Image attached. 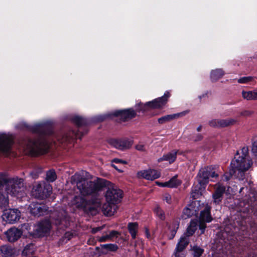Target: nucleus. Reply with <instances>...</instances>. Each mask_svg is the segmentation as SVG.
I'll return each instance as SVG.
<instances>
[{
    "instance_id": "nucleus-44",
    "label": "nucleus",
    "mask_w": 257,
    "mask_h": 257,
    "mask_svg": "<svg viewBox=\"0 0 257 257\" xmlns=\"http://www.w3.org/2000/svg\"><path fill=\"white\" fill-rule=\"evenodd\" d=\"M252 80V77L250 76L243 77L239 78L237 81L239 83H247Z\"/></svg>"
},
{
    "instance_id": "nucleus-39",
    "label": "nucleus",
    "mask_w": 257,
    "mask_h": 257,
    "mask_svg": "<svg viewBox=\"0 0 257 257\" xmlns=\"http://www.w3.org/2000/svg\"><path fill=\"white\" fill-rule=\"evenodd\" d=\"M8 196L0 193V207H5L8 205Z\"/></svg>"
},
{
    "instance_id": "nucleus-52",
    "label": "nucleus",
    "mask_w": 257,
    "mask_h": 257,
    "mask_svg": "<svg viewBox=\"0 0 257 257\" xmlns=\"http://www.w3.org/2000/svg\"><path fill=\"white\" fill-rule=\"evenodd\" d=\"M113 162H115V163H125V161H122V160H120V159H113Z\"/></svg>"
},
{
    "instance_id": "nucleus-17",
    "label": "nucleus",
    "mask_w": 257,
    "mask_h": 257,
    "mask_svg": "<svg viewBox=\"0 0 257 257\" xmlns=\"http://www.w3.org/2000/svg\"><path fill=\"white\" fill-rule=\"evenodd\" d=\"M160 173L153 169L144 170L138 173L139 177H142L147 180H153L160 177Z\"/></svg>"
},
{
    "instance_id": "nucleus-13",
    "label": "nucleus",
    "mask_w": 257,
    "mask_h": 257,
    "mask_svg": "<svg viewBox=\"0 0 257 257\" xmlns=\"http://www.w3.org/2000/svg\"><path fill=\"white\" fill-rule=\"evenodd\" d=\"M110 144L114 148L124 150L129 149L133 143V140L131 139H112L109 141Z\"/></svg>"
},
{
    "instance_id": "nucleus-37",
    "label": "nucleus",
    "mask_w": 257,
    "mask_h": 257,
    "mask_svg": "<svg viewBox=\"0 0 257 257\" xmlns=\"http://www.w3.org/2000/svg\"><path fill=\"white\" fill-rule=\"evenodd\" d=\"M73 121L78 126H82L83 125H86L87 123V120L85 118H84L82 117H80V116H75L73 118Z\"/></svg>"
},
{
    "instance_id": "nucleus-28",
    "label": "nucleus",
    "mask_w": 257,
    "mask_h": 257,
    "mask_svg": "<svg viewBox=\"0 0 257 257\" xmlns=\"http://www.w3.org/2000/svg\"><path fill=\"white\" fill-rule=\"evenodd\" d=\"M197 220H192L187 229L186 235L187 236H189L193 235L194 233L196 230L197 229Z\"/></svg>"
},
{
    "instance_id": "nucleus-45",
    "label": "nucleus",
    "mask_w": 257,
    "mask_h": 257,
    "mask_svg": "<svg viewBox=\"0 0 257 257\" xmlns=\"http://www.w3.org/2000/svg\"><path fill=\"white\" fill-rule=\"evenodd\" d=\"M42 170L41 169H38L37 170L34 171L30 173L31 176L33 179H36L38 175L41 173Z\"/></svg>"
},
{
    "instance_id": "nucleus-34",
    "label": "nucleus",
    "mask_w": 257,
    "mask_h": 257,
    "mask_svg": "<svg viewBox=\"0 0 257 257\" xmlns=\"http://www.w3.org/2000/svg\"><path fill=\"white\" fill-rule=\"evenodd\" d=\"M35 251V247L33 244H27L22 251L23 255H28L33 254Z\"/></svg>"
},
{
    "instance_id": "nucleus-41",
    "label": "nucleus",
    "mask_w": 257,
    "mask_h": 257,
    "mask_svg": "<svg viewBox=\"0 0 257 257\" xmlns=\"http://www.w3.org/2000/svg\"><path fill=\"white\" fill-rule=\"evenodd\" d=\"M103 248L110 251H116L117 249V246L114 244H105L102 245Z\"/></svg>"
},
{
    "instance_id": "nucleus-50",
    "label": "nucleus",
    "mask_w": 257,
    "mask_h": 257,
    "mask_svg": "<svg viewBox=\"0 0 257 257\" xmlns=\"http://www.w3.org/2000/svg\"><path fill=\"white\" fill-rule=\"evenodd\" d=\"M252 113V112L250 110H245L243 111H242L240 113V115L244 116H247L250 115Z\"/></svg>"
},
{
    "instance_id": "nucleus-33",
    "label": "nucleus",
    "mask_w": 257,
    "mask_h": 257,
    "mask_svg": "<svg viewBox=\"0 0 257 257\" xmlns=\"http://www.w3.org/2000/svg\"><path fill=\"white\" fill-rule=\"evenodd\" d=\"M111 203L105 204L102 206V211L104 214L107 216H111L113 214L114 211L112 210Z\"/></svg>"
},
{
    "instance_id": "nucleus-14",
    "label": "nucleus",
    "mask_w": 257,
    "mask_h": 257,
    "mask_svg": "<svg viewBox=\"0 0 257 257\" xmlns=\"http://www.w3.org/2000/svg\"><path fill=\"white\" fill-rule=\"evenodd\" d=\"M51 223L48 220H45L39 223L34 229L35 233L39 236H44L49 232L51 228Z\"/></svg>"
},
{
    "instance_id": "nucleus-27",
    "label": "nucleus",
    "mask_w": 257,
    "mask_h": 257,
    "mask_svg": "<svg viewBox=\"0 0 257 257\" xmlns=\"http://www.w3.org/2000/svg\"><path fill=\"white\" fill-rule=\"evenodd\" d=\"M242 97L247 100H257V89L252 91H242Z\"/></svg>"
},
{
    "instance_id": "nucleus-18",
    "label": "nucleus",
    "mask_w": 257,
    "mask_h": 257,
    "mask_svg": "<svg viewBox=\"0 0 257 257\" xmlns=\"http://www.w3.org/2000/svg\"><path fill=\"white\" fill-rule=\"evenodd\" d=\"M29 209L31 214L35 216H41L47 210V207L44 204L37 202H33L29 206Z\"/></svg>"
},
{
    "instance_id": "nucleus-56",
    "label": "nucleus",
    "mask_w": 257,
    "mask_h": 257,
    "mask_svg": "<svg viewBox=\"0 0 257 257\" xmlns=\"http://www.w3.org/2000/svg\"><path fill=\"white\" fill-rule=\"evenodd\" d=\"M202 138V137L200 135H198L197 136V138L194 140L195 141H199Z\"/></svg>"
},
{
    "instance_id": "nucleus-47",
    "label": "nucleus",
    "mask_w": 257,
    "mask_h": 257,
    "mask_svg": "<svg viewBox=\"0 0 257 257\" xmlns=\"http://www.w3.org/2000/svg\"><path fill=\"white\" fill-rule=\"evenodd\" d=\"M98 240L99 242H105V241H110V238L109 237L108 234H105L104 235H102L100 237H99L98 238Z\"/></svg>"
},
{
    "instance_id": "nucleus-21",
    "label": "nucleus",
    "mask_w": 257,
    "mask_h": 257,
    "mask_svg": "<svg viewBox=\"0 0 257 257\" xmlns=\"http://www.w3.org/2000/svg\"><path fill=\"white\" fill-rule=\"evenodd\" d=\"M198 203L196 202H192L190 205L184 209L182 215L183 219H187L193 215H196L198 213V210L196 209L195 206Z\"/></svg>"
},
{
    "instance_id": "nucleus-30",
    "label": "nucleus",
    "mask_w": 257,
    "mask_h": 257,
    "mask_svg": "<svg viewBox=\"0 0 257 257\" xmlns=\"http://www.w3.org/2000/svg\"><path fill=\"white\" fill-rule=\"evenodd\" d=\"M0 253L5 256H11L14 254L12 248L7 245L0 246Z\"/></svg>"
},
{
    "instance_id": "nucleus-46",
    "label": "nucleus",
    "mask_w": 257,
    "mask_h": 257,
    "mask_svg": "<svg viewBox=\"0 0 257 257\" xmlns=\"http://www.w3.org/2000/svg\"><path fill=\"white\" fill-rule=\"evenodd\" d=\"M119 232L115 230L111 231L108 234L110 240H111L113 238L117 237L119 235Z\"/></svg>"
},
{
    "instance_id": "nucleus-4",
    "label": "nucleus",
    "mask_w": 257,
    "mask_h": 257,
    "mask_svg": "<svg viewBox=\"0 0 257 257\" xmlns=\"http://www.w3.org/2000/svg\"><path fill=\"white\" fill-rule=\"evenodd\" d=\"M22 147L26 154L34 156L47 153L49 144L46 138H40L37 140H25L22 144Z\"/></svg>"
},
{
    "instance_id": "nucleus-29",
    "label": "nucleus",
    "mask_w": 257,
    "mask_h": 257,
    "mask_svg": "<svg viewBox=\"0 0 257 257\" xmlns=\"http://www.w3.org/2000/svg\"><path fill=\"white\" fill-rule=\"evenodd\" d=\"M74 136V132H72L69 133L68 135L65 134H61L57 136L56 139L58 141L62 143L64 142H67L70 141V140L73 138Z\"/></svg>"
},
{
    "instance_id": "nucleus-19",
    "label": "nucleus",
    "mask_w": 257,
    "mask_h": 257,
    "mask_svg": "<svg viewBox=\"0 0 257 257\" xmlns=\"http://www.w3.org/2000/svg\"><path fill=\"white\" fill-rule=\"evenodd\" d=\"M225 190V188L224 186L220 184L215 185V191L212 195L213 202L215 204H219L221 202Z\"/></svg>"
},
{
    "instance_id": "nucleus-54",
    "label": "nucleus",
    "mask_w": 257,
    "mask_h": 257,
    "mask_svg": "<svg viewBox=\"0 0 257 257\" xmlns=\"http://www.w3.org/2000/svg\"><path fill=\"white\" fill-rule=\"evenodd\" d=\"M156 183L159 186H161V187H167V185H166V182H164V183H161V182H157Z\"/></svg>"
},
{
    "instance_id": "nucleus-35",
    "label": "nucleus",
    "mask_w": 257,
    "mask_h": 257,
    "mask_svg": "<svg viewBox=\"0 0 257 257\" xmlns=\"http://www.w3.org/2000/svg\"><path fill=\"white\" fill-rule=\"evenodd\" d=\"M234 175L237 178V173L234 170V169L232 168L231 167V165H230V168L228 173H225L223 176L222 178V180L223 181H228L230 179V177Z\"/></svg>"
},
{
    "instance_id": "nucleus-24",
    "label": "nucleus",
    "mask_w": 257,
    "mask_h": 257,
    "mask_svg": "<svg viewBox=\"0 0 257 257\" xmlns=\"http://www.w3.org/2000/svg\"><path fill=\"white\" fill-rule=\"evenodd\" d=\"M178 151L173 150L168 153L164 155L162 157L158 159V162H162L163 161H168L170 164L173 163L176 159Z\"/></svg>"
},
{
    "instance_id": "nucleus-31",
    "label": "nucleus",
    "mask_w": 257,
    "mask_h": 257,
    "mask_svg": "<svg viewBox=\"0 0 257 257\" xmlns=\"http://www.w3.org/2000/svg\"><path fill=\"white\" fill-rule=\"evenodd\" d=\"M179 222L176 220L172 222V224L169 226V228L170 230V235L169 236L170 239H172L175 236L176 232L179 228Z\"/></svg>"
},
{
    "instance_id": "nucleus-36",
    "label": "nucleus",
    "mask_w": 257,
    "mask_h": 257,
    "mask_svg": "<svg viewBox=\"0 0 257 257\" xmlns=\"http://www.w3.org/2000/svg\"><path fill=\"white\" fill-rule=\"evenodd\" d=\"M57 179V175L54 170H50L46 173V180L50 182H54Z\"/></svg>"
},
{
    "instance_id": "nucleus-10",
    "label": "nucleus",
    "mask_w": 257,
    "mask_h": 257,
    "mask_svg": "<svg viewBox=\"0 0 257 257\" xmlns=\"http://www.w3.org/2000/svg\"><path fill=\"white\" fill-rule=\"evenodd\" d=\"M13 143L12 137L9 135L0 133V152L8 154L10 152Z\"/></svg>"
},
{
    "instance_id": "nucleus-51",
    "label": "nucleus",
    "mask_w": 257,
    "mask_h": 257,
    "mask_svg": "<svg viewBox=\"0 0 257 257\" xmlns=\"http://www.w3.org/2000/svg\"><path fill=\"white\" fill-rule=\"evenodd\" d=\"M164 200H165L168 203H171V197L169 194H166L164 196Z\"/></svg>"
},
{
    "instance_id": "nucleus-23",
    "label": "nucleus",
    "mask_w": 257,
    "mask_h": 257,
    "mask_svg": "<svg viewBox=\"0 0 257 257\" xmlns=\"http://www.w3.org/2000/svg\"><path fill=\"white\" fill-rule=\"evenodd\" d=\"M187 113H188V111H185L181 112L180 113L165 115L164 116H162V117L158 118V121L159 123H160L161 124H163L166 122H168L173 119H174L176 118L184 116L185 114H186Z\"/></svg>"
},
{
    "instance_id": "nucleus-32",
    "label": "nucleus",
    "mask_w": 257,
    "mask_h": 257,
    "mask_svg": "<svg viewBox=\"0 0 257 257\" xmlns=\"http://www.w3.org/2000/svg\"><path fill=\"white\" fill-rule=\"evenodd\" d=\"M138 227V224L136 222L130 223L128 225V229L133 238H135L136 237Z\"/></svg>"
},
{
    "instance_id": "nucleus-16",
    "label": "nucleus",
    "mask_w": 257,
    "mask_h": 257,
    "mask_svg": "<svg viewBox=\"0 0 257 257\" xmlns=\"http://www.w3.org/2000/svg\"><path fill=\"white\" fill-rule=\"evenodd\" d=\"M51 217L55 220V223L56 225H67V222L69 220L67 213L64 210H61L59 212L56 211L53 213Z\"/></svg>"
},
{
    "instance_id": "nucleus-1",
    "label": "nucleus",
    "mask_w": 257,
    "mask_h": 257,
    "mask_svg": "<svg viewBox=\"0 0 257 257\" xmlns=\"http://www.w3.org/2000/svg\"><path fill=\"white\" fill-rule=\"evenodd\" d=\"M108 184L109 181L98 178L78 182L77 188L83 196L74 197L71 202V205L86 213L95 214L101 205L99 192Z\"/></svg>"
},
{
    "instance_id": "nucleus-48",
    "label": "nucleus",
    "mask_w": 257,
    "mask_h": 257,
    "mask_svg": "<svg viewBox=\"0 0 257 257\" xmlns=\"http://www.w3.org/2000/svg\"><path fill=\"white\" fill-rule=\"evenodd\" d=\"M252 153L254 156L257 157V139L254 141L252 144Z\"/></svg>"
},
{
    "instance_id": "nucleus-7",
    "label": "nucleus",
    "mask_w": 257,
    "mask_h": 257,
    "mask_svg": "<svg viewBox=\"0 0 257 257\" xmlns=\"http://www.w3.org/2000/svg\"><path fill=\"white\" fill-rule=\"evenodd\" d=\"M112 115L116 116H119L123 121H125L134 117L136 115V112L131 108L125 110H117L114 112L112 114L108 113L105 115L98 116L97 119L98 121H101L105 119L106 118L110 117Z\"/></svg>"
},
{
    "instance_id": "nucleus-12",
    "label": "nucleus",
    "mask_w": 257,
    "mask_h": 257,
    "mask_svg": "<svg viewBox=\"0 0 257 257\" xmlns=\"http://www.w3.org/2000/svg\"><path fill=\"white\" fill-rule=\"evenodd\" d=\"M20 212L17 209H9L4 210L3 218L7 222L14 223L20 218Z\"/></svg>"
},
{
    "instance_id": "nucleus-53",
    "label": "nucleus",
    "mask_w": 257,
    "mask_h": 257,
    "mask_svg": "<svg viewBox=\"0 0 257 257\" xmlns=\"http://www.w3.org/2000/svg\"><path fill=\"white\" fill-rule=\"evenodd\" d=\"M72 236V234L71 233H69V232L66 233V234L65 235V237L66 238H67L68 240L70 239V238H71Z\"/></svg>"
},
{
    "instance_id": "nucleus-42",
    "label": "nucleus",
    "mask_w": 257,
    "mask_h": 257,
    "mask_svg": "<svg viewBox=\"0 0 257 257\" xmlns=\"http://www.w3.org/2000/svg\"><path fill=\"white\" fill-rule=\"evenodd\" d=\"M193 250L194 257H200L203 252V249L198 246H194Z\"/></svg>"
},
{
    "instance_id": "nucleus-26",
    "label": "nucleus",
    "mask_w": 257,
    "mask_h": 257,
    "mask_svg": "<svg viewBox=\"0 0 257 257\" xmlns=\"http://www.w3.org/2000/svg\"><path fill=\"white\" fill-rule=\"evenodd\" d=\"M224 75V71L222 69L212 70L210 72V79L212 82H216L222 78Z\"/></svg>"
},
{
    "instance_id": "nucleus-22",
    "label": "nucleus",
    "mask_w": 257,
    "mask_h": 257,
    "mask_svg": "<svg viewBox=\"0 0 257 257\" xmlns=\"http://www.w3.org/2000/svg\"><path fill=\"white\" fill-rule=\"evenodd\" d=\"M32 194L35 198H43L46 196L44 185L41 183H37L33 187Z\"/></svg>"
},
{
    "instance_id": "nucleus-58",
    "label": "nucleus",
    "mask_w": 257,
    "mask_h": 257,
    "mask_svg": "<svg viewBox=\"0 0 257 257\" xmlns=\"http://www.w3.org/2000/svg\"><path fill=\"white\" fill-rule=\"evenodd\" d=\"M201 128H202V126H201V125H200V126H199L197 128V131L198 132H200V131H201Z\"/></svg>"
},
{
    "instance_id": "nucleus-15",
    "label": "nucleus",
    "mask_w": 257,
    "mask_h": 257,
    "mask_svg": "<svg viewBox=\"0 0 257 257\" xmlns=\"http://www.w3.org/2000/svg\"><path fill=\"white\" fill-rule=\"evenodd\" d=\"M236 122V120L233 118L215 119L209 121V124L213 127H224L233 125Z\"/></svg>"
},
{
    "instance_id": "nucleus-11",
    "label": "nucleus",
    "mask_w": 257,
    "mask_h": 257,
    "mask_svg": "<svg viewBox=\"0 0 257 257\" xmlns=\"http://www.w3.org/2000/svg\"><path fill=\"white\" fill-rule=\"evenodd\" d=\"M212 220V218L210 215V207L206 205L204 209L201 211L199 217L200 224L199 226L202 233H204V230L206 227L205 222H210Z\"/></svg>"
},
{
    "instance_id": "nucleus-25",
    "label": "nucleus",
    "mask_w": 257,
    "mask_h": 257,
    "mask_svg": "<svg viewBox=\"0 0 257 257\" xmlns=\"http://www.w3.org/2000/svg\"><path fill=\"white\" fill-rule=\"evenodd\" d=\"M188 239L186 236H182L180 238V241L178 243L176 248V251L175 253V257H178L177 252L182 251L188 245Z\"/></svg>"
},
{
    "instance_id": "nucleus-40",
    "label": "nucleus",
    "mask_w": 257,
    "mask_h": 257,
    "mask_svg": "<svg viewBox=\"0 0 257 257\" xmlns=\"http://www.w3.org/2000/svg\"><path fill=\"white\" fill-rule=\"evenodd\" d=\"M201 194L200 188L197 186H194L192 188L191 195L194 199H196L197 196Z\"/></svg>"
},
{
    "instance_id": "nucleus-49",
    "label": "nucleus",
    "mask_w": 257,
    "mask_h": 257,
    "mask_svg": "<svg viewBox=\"0 0 257 257\" xmlns=\"http://www.w3.org/2000/svg\"><path fill=\"white\" fill-rule=\"evenodd\" d=\"M136 149L140 151H145L146 147L143 144H139L136 146Z\"/></svg>"
},
{
    "instance_id": "nucleus-59",
    "label": "nucleus",
    "mask_w": 257,
    "mask_h": 257,
    "mask_svg": "<svg viewBox=\"0 0 257 257\" xmlns=\"http://www.w3.org/2000/svg\"><path fill=\"white\" fill-rule=\"evenodd\" d=\"M113 167L115 169L117 170V167H116V166H115L113 165Z\"/></svg>"
},
{
    "instance_id": "nucleus-55",
    "label": "nucleus",
    "mask_w": 257,
    "mask_h": 257,
    "mask_svg": "<svg viewBox=\"0 0 257 257\" xmlns=\"http://www.w3.org/2000/svg\"><path fill=\"white\" fill-rule=\"evenodd\" d=\"M101 229V227H96L92 229V232L95 233L97 232V231L100 230Z\"/></svg>"
},
{
    "instance_id": "nucleus-3",
    "label": "nucleus",
    "mask_w": 257,
    "mask_h": 257,
    "mask_svg": "<svg viewBox=\"0 0 257 257\" xmlns=\"http://www.w3.org/2000/svg\"><path fill=\"white\" fill-rule=\"evenodd\" d=\"M6 185L7 194L17 197L24 194L25 187L23 180L19 178H9L5 174H0V187Z\"/></svg>"
},
{
    "instance_id": "nucleus-8",
    "label": "nucleus",
    "mask_w": 257,
    "mask_h": 257,
    "mask_svg": "<svg viewBox=\"0 0 257 257\" xmlns=\"http://www.w3.org/2000/svg\"><path fill=\"white\" fill-rule=\"evenodd\" d=\"M218 176L213 167H207L200 170L197 176V180L200 185L202 186L207 183L210 178H216Z\"/></svg>"
},
{
    "instance_id": "nucleus-57",
    "label": "nucleus",
    "mask_w": 257,
    "mask_h": 257,
    "mask_svg": "<svg viewBox=\"0 0 257 257\" xmlns=\"http://www.w3.org/2000/svg\"><path fill=\"white\" fill-rule=\"evenodd\" d=\"M206 95V94H203L199 96L198 97L200 99H201L202 98L205 97Z\"/></svg>"
},
{
    "instance_id": "nucleus-2",
    "label": "nucleus",
    "mask_w": 257,
    "mask_h": 257,
    "mask_svg": "<svg viewBox=\"0 0 257 257\" xmlns=\"http://www.w3.org/2000/svg\"><path fill=\"white\" fill-rule=\"evenodd\" d=\"M248 151L247 147L242 148L241 152L236 153L230 164L231 167L237 173V178L240 180L243 179L244 172L248 170L252 164Z\"/></svg>"
},
{
    "instance_id": "nucleus-38",
    "label": "nucleus",
    "mask_w": 257,
    "mask_h": 257,
    "mask_svg": "<svg viewBox=\"0 0 257 257\" xmlns=\"http://www.w3.org/2000/svg\"><path fill=\"white\" fill-rule=\"evenodd\" d=\"M180 184V182L176 179V177H173L169 181L166 182V185L167 187L170 188L176 187Z\"/></svg>"
},
{
    "instance_id": "nucleus-20",
    "label": "nucleus",
    "mask_w": 257,
    "mask_h": 257,
    "mask_svg": "<svg viewBox=\"0 0 257 257\" xmlns=\"http://www.w3.org/2000/svg\"><path fill=\"white\" fill-rule=\"evenodd\" d=\"M22 232L21 230L16 228L12 227L5 232V235L7 239L10 242H14L17 240L22 235Z\"/></svg>"
},
{
    "instance_id": "nucleus-43",
    "label": "nucleus",
    "mask_w": 257,
    "mask_h": 257,
    "mask_svg": "<svg viewBox=\"0 0 257 257\" xmlns=\"http://www.w3.org/2000/svg\"><path fill=\"white\" fill-rule=\"evenodd\" d=\"M155 212L156 215L161 219L164 220L165 218L164 212L159 207H157L155 209Z\"/></svg>"
},
{
    "instance_id": "nucleus-6",
    "label": "nucleus",
    "mask_w": 257,
    "mask_h": 257,
    "mask_svg": "<svg viewBox=\"0 0 257 257\" xmlns=\"http://www.w3.org/2000/svg\"><path fill=\"white\" fill-rule=\"evenodd\" d=\"M21 126H18V128H24L32 131L40 135H49L51 132V124L48 122L38 123L32 126H28L26 123L23 122Z\"/></svg>"
},
{
    "instance_id": "nucleus-5",
    "label": "nucleus",
    "mask_w": 257,
    "mask_h": 257,
    "mask_svg": "<svg viewBox=\"0 0 257 257\" xmlns=\"http://www.w3.org/2000/svg\"><path fill=\"white\" fill-rule=\"evenodd\" d=\"M105 187H107L105 193L106 201L112 204L119 202L122 198V191L109 182Z\"/></svg>"
},
{
    "instance_id": "nucleus-9",
    "label": "nucleus",
    "mask_w": 257,
    "mask_h": 257,
    "mask_svg": "<svg viewBox=\"0 0 257 257\" xmlns=\"http://www.w3.org/2000/svg\"><path fill=\"white\" fill-rule=\"evenodd\" d=\"M169 96V93L166 92L163 96L155 99L152 101L148 102L145 104L140 103L139 105L141 106V108L139 110V111H144L147 110L148 107L152 108H160L165 105V104L167 103Z\"/></svg>"
}]
</instances>
